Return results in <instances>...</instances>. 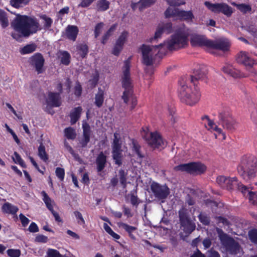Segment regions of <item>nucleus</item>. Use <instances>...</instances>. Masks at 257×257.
I'll return each mask as SVG.
<instances>
[{"label": "nucleus", "mask_w": 257, "mask_h": 257, "mask_svg": "<svg viewBox=\"0 0 257 257\" xmlns=\"http://www.w3.org/2000/svg\"><path fill=\"white\" fill-rule=\"evenodd\" d=\"M117 224L119 228L123 229L128 234H131V233H133L137 230V228L136 227L131 226L122 222H118Z\"/></svg>", "instance_id": "obj_40"}, {"label": "nucleus", "mask_w": 257, "mask_h": 257, "mask_svg": "<svg viewBox=\"0 0 257 257\" xmlns=\"http://www.w3.org/2000/svg\"><path fill=\"white\" fill-rule=\"evenodd\" d=\"M95 0H81V3L78 5V7L86 8L89 7Z\"/></svg>", "instance_id": "obj_58"}, {"label": "nucleus", "mask_w": 257, "mask_h": 257, "mask_svg": "<svg viewBox=\"0 0 257 257\" xmlns=\"http://www.w3.org/2000/svg\"><path fill=\"white\" fill-rule=\"evenodd\" d=\"M128 34L126 31L122 32L120 35L118 37V39L116 40V43L119 44L120 45L123 47L124 43L126 42Z\"/></svg>", "instance_id": "obj_42"}, {"label": "nucleus", "mask_w": 257, "mask_h": 257, "mask_svg": "<svg viewBox=\"0 0 257 257\" xmlns=\"http://www.w3.org/2000/svg\"><path fill=\"white\" fill-rule=\"evenodd\" d=\"M210 43L209 44V48L220 50L222 51H228L230 47V43L228 40L224 38L215 41L211 40Z\"/></svg>", "instance_id": "obj_17"}, {"label": "nucleus", "mask_w": 257, "mask_h": 257, "mask_svg": "<svg viewBox=\"0 0 257 257\" xmlns=\"http://www.w3.org/2000/svg\"><path fill=\"white\" fill-rule=\"evenodd\" d=\"M233 5L235 6L240 12L243 13L250 12L251 10V7L248 5L244 4H236L235 3L233 4Z\"/></svg>", "instance_id": "obj_43"}, {"label": "nucleus", "mask_w": 257, "mask_h": 257, "mask_svg": "<svg viewBox=\"0 0 257 257\" xmlns=\"http://www.w3.org/2000/svg\"><path fill=\"white\" fill-rule=\"evenodd\" d=\"M65 136L69 140H74L76 138V134L75 130L71 127H68L66 128L64 131Z\"/></svg>", "instance_id": "obj_41"}, {"label": "nucleus", "mask_w": 257, "mask_h": 257, "mask_svg": "<svg viewBox=\"0 0 257 257\" xmlns=\"http://www.w3.org/2000/svg\"><path fill=\"white\" fill-rule=\"evenodd\" d=\"M48 240V237L42 234L37 235L35 238V241L39 243H46Z\"/></svg>", "instance_id": "obj_55"}, {"label": "nucleus", "mask_w": 257, "mask_h": 257, "mask_svg": "<svg viewBox=\"0 0 257 257\" xmlns=\"http://www.w3.org/2000/svg\"><path fill=\"white\" fill-rule=\"evenodd\" d=\"M48 105L51 107H58L61 105V97L59 93L49 92L46 98Z\"/></svg>", "instance_id": "obj_19"}, {"label": "nucleus", "mask_w": 257, "mask_h": 257, "mask_svg": "<svg viewBox=\"0 0 257 257\" xmlns=\"http://www.w3.org/2000/svg\"><path fill=\"white\" fill-rule=\"evenodd\" d=\"M207 257H220V255L217 251L211 249L208 251Z\"/></svg>", "instance_id": "obj_64"}, {"label": "nucleus", "mask_w": 257, "mask_h": 257, "mask_svg": "<svg viewBox=\"0 0 257 257\" xmlns=\"http://www.w3.org/2000/svg\"><path fill=\"white\" fill-rule=\"evenodd\" d=\"M82 112V108L80 106L73 108L70 112V122L71 124H75L80 118Z\"/></svg>", "instance_id": "obj_27"}, {"label": "nucleus", "mask_w": 257, "mask_h": 257, "mask_svg": "<svg viewBox=\"0 0 257 257\" xmlns=\"http://www.w3.org/2000/svg\"><path fill=\"white\" fill-rule=\"evenodd\" d=\"M19 217L23 226L27 225L30 222V220L22 213L20 214Z\"/></svg>", "instance_id": "obj_61"}, {"label": "nucleus", "mask_w": 257, "mask_h": 257, "mask_svg": "<svg viewBox=\"0 0 257 257\" xmlns=\"http://www.w3.org/2000/svg\"><path fill=\"white\" fill-rule=\"evenodd\" d=\"M131 62L128 58L124 62L122 68V84L125 90L123 92L122 98L125 103H127L130 98H132L133 107H134L137 104L136 99L133 97L132 81L130 77Z\"/></svg>", "instance_id": "obj_4"}, {"label": "nucleus", "mask_w": 257, "mask_h": 257, "mask_svg": "<svg viewBox=\"0 0 257 257\" xmlns=\"http://www.w3.org/2000/svg\"><path fill=\"white\" fill-rule=\"evenodd\" d=\"M45 257H61V253L57 249L48 248Z\"/></svg>", "instance_id": "obj_46"}, {"label": "nucleus", "mask_w": 257, "mask_h": 257, "mask_svg": "<svg viewBox=\"0 0 257 257\" xmlns=\"http://www.w3.org/2000/svg\"><path fill=\"white\" fill-rule=\"evenodd\" d=\"M112 156L115 164L118 165L121 164V145L119 143V139L117 137L116 133L114 134V139L112 144Z\"/></svg>", "instance_id": "obj_13"}, {"label": "nucleus", "mask_w": 257, "mask_h": 257, "mask_svg": "<svg viewBox=\"0 0 257 257\" xmlns=\"http://www.w3.org/2000/svg\"><path fill=\"white\" fill-rule=\"evenodd\" d=\"M31 0H11L10 4L15 8L19 9L27 5Z\"/></svg>", "instance_id": "obj_33"}, {"label": "nucleus", "mask_w": 257, "mask_h": 257, "mask_svg": "<svg viewBox=\"0 0 257 257\" xmlns=\"http://www.w3.org/2000/svg\"><path fill=\"white\" fill-rule=\"evenodd\" d=\"M44 62L45 60L43 56L39 53L35 54L30 58L31 65L35 68L36 71L39 74L43 72Z\"/></svg>", "instance_id": "obj_15"}, {"label": "nucleus", "mask_w": 257, "mask_h": 257, "mask_svg": "<svg viewBox=\"0 0 257 257\" xmlns=\"http://www.w3.org/2000/svg\"><path fill=\"white\" fill-rule=\"evenodd\" d=\"M151 189L155 196L159 199L166 198L170 193L169 188L166 185H161L156 182L151 184Z\"/></svg>", "instance_id": "obj_11"}, {"label": "nucleus", "mask_w": 257, "mask_h": 257, "mask_svg": "<svg viewBox=\"0 0 257 257\" xmlns=\"http://www.w3.org/2000/svg\"><path fill=\"white\" fill-rule=\"evenodd\" d=\"M205 117L208 120V126H206V127H207L209 130H212L216 132V133L214 134L216 138H217V136L221 137L220 138H219V139L225 140L226 138V136L225 134L222 132V130L220 128H219L213 121L209 119L207 116H205Z\"/></svg>", "instance_id": "obj_22"}, {"label": "nucleus", "mask_w": 257, "mask_h": 257, "mask_svg": "<svg viewBox=\"0 0 257 257\" xmlns=\"http://www.w3.org/2000/svg\"><path fill=\"white\" fill-rule=\"evenodd\" d=\"M77 49L79 51L80 55L82 57H85L88 52V47L85 44H80L77 46Z\"/></svg>", "instance_id": "obj_45"}, {"label": "nucleus", "mask_w": 257, "mask_h": 257, "mask_svg": "<svg viewBox=\"0 0 257 257\" xmlns=\"http://www.w3.org/2000/svg\"><path fill=\"white\" fill-rule=\"evenodd\" d=\"M0 24L3 28L7 27L9 25L8 18L5 12L0 17Z\"/></svg>", "instance_id": "obj_47"}, {"label": "nucleus", "mask_w": 257, "mask_h": 257, "mask_svg": "<svg viewBox=\"0 0 257 257\" xmlns=\"http://www.w3.org/2000/svg\"><path fill=\"white\" fill-rule=\"evenodd\" d=\"M78 33V29L76 26L69 25L66 29V35L68 39L75 41Z\"/></svg>", "instance_id": "obj_25"}, {"label": "nucleus", "mask_w": 257, "mask_h": 257, "mask_svg": "<svg viewBox=\"0 0 257 257\" xmlns=\"http://www.w3.org/2000/svg\"><path fill=\"white\" fill-rule=\"evenodd\" d=\"M156 0H140L138 3H133L131 5L132 8L135 10L138 8L140 11H142L145 8L148 7L154 4Z\"/></svg>", "instance_id": "obj_24"}, {"label": "nucleus", "mask_w": 257, "mask_h": 257, "mask_svg": "<svg viewBox=\"0 0 257 257\" xmlns=\"http://www.w3.org/2000/svg\"><path fill=\"white\" fill-rule=\"evenodd\" d=\"M144 134H143L144 138L148 144L152 148H164L166 146V143L163 140L160 135L157 132H146L144 130Z\"/></svg>", "instance_id": "obj_9"}, {"label": "nucleus", "mask_w": 257, "mask_h": 257, "mask_svg": "<svg viewBox=\"0 0 257 257\" xmlns=\"http://www.w3.org/2000/svg\"><path fill=\"white\" fill-rule=\"evenodd\" d=\"M11 27L14 32L11 36L19 41L22 37H28L41 30L38 20L34 17L16 14L12 21Z\"/></svg>", "instance_id": "obj_2"}, {"label": "nucleus", "mask_w": 257, "mask_h": 257, "mask_svg": "<svg viewBox=\"0 0 257 257\" xmlns=\"http://www.w3.org/2000/svg\"><path fill=\"white\" fill-rule=\"evenodd\" d=\"M240 191L245 197H248L249 202L253 204H257V192H253L245 186L241 185Z\"/></svg>", "instance_id": "obj_21"}, {"label": "nucleus", "mask_w": 257, "mask_h": 257, "mask_svg": "<svg viewBox=\"0 0 257 257\" xmlns=\"http://www.w3.org/2000/svg\"><path fill=\"white\" fill-rule=\"evenodd\" d=\"M179 96L182 101L188 105H193L199 101L200 94L196 88L192 91L184 80H182L180 81Z\"/></svg>", "instance_id": "obj_5"}, {"label": "nucleus", "mask_w": 257, "mask_h": 257, "mask_svg": "<svg viewBox=\"0 0 257 257\" xmlns=\"http://www.w3.org/2000/svg\"><path fill=\"white\" fill-rule=\"evenodd\" d=\"M180 11L181 10L178 8H168L165 11V15L166 18L173 17L179 18Z\"/></svg>", "instance_id": "obj_31"}, {"label": "nucleus", "mask_w": 257, "mask_h": 257, "mask_svg": "<svg viewBox=\"0 0 257 257\" xmlns=\"http://www.w3.org/2000/svg\"><path fill=\"white\" fill-rule=\"evenodd\" d=\"M257 171V159L253 155H246L242 158L238 172L246 181H254Z\"/></svg>", "instance_id": "obj_3"}, {"label": "nucleus", "mask_w": 257, "mask_h": 257, "mask_svg": "<svg viewBox=\"0 0 257 257\" xmlns=\"http://www.w3.org/2000/svg\"><path fill=\"white\" fill-rule=\"evenodd\" d=\"M36 46L35 44H29L22 48L20 52L21 54L25 55L31 53L36 50Z\"/></svg>", "instance_id": "obj_39"}, {"label": "nucleus", "mask_w": 257, "mask_h": 257, "mask_svg": "<svg viewBox=\"0 0 257 257\" xmlns=\"http://www.w3.org/2000/svg\"><path fill=\"white\" fill-rule=\"evenodd\" d=\"M109 4L107 0H99L96 4V8L99 11H105L108 9Z\"/></svg>", "instance_id": "obj_37"}, {"label": "nucleus", "mask_w": 257, "mask_h": 257, "mask_svg": "<svg viewBox=\"0 0 257 257\" xmlns=\"http://www.w3.org/2000/svg\"><path fill=\"white\" fill-rule=\"evenodd\" d=\"M204 5L209 10L214 13H222L227 16H230L232 13L231 8L224 3L211 4L209 2H205Z\"/></svg>", "instance_id": "obj_10"}, {"label": "nucleus", "mask_w": 257, "mask_h": 257, "mask_svg": "<svg viewBox=\"0 0 257 257\" xmlns=\"http://www.w3.org/2000/svg\"><path fill=\"white\" fill-rule=\"evenodd\" d=\"M120 182L124 187L126 186L127 172L121 169L118 172Z\"/></svg>", "instance_id": "obj_48"}, {"label": "nucleus", "mask_w": 257, "mask_h": 257, "mask_svg": "<svg viewBox=\"0 0 257 257\" xmlns=\"http://www.w3.org/2000/svg\"><path fill=\"white\" fill-rule=\"evenodd\" d=\"M74 214L77 220V222L81 225L85 224V221L83 218L81 213L78 211H75Z\"/></svg>", "instance_id": "obj_52"}, {"label": "nucleus", "mask_w": 257, "mask_h": 257, "mask_svg": "<svg viewBox=\"0 0 257 257\" xmlns=\"http://www.w3.org/2000/svg\"><path fill=\"white\" fill-rule=\"evenodd\" d=\"M122 49L123 46L115 43L112 50V54L115 56H118Z\"/></svg>", "instance_id": "obj_53"}, {"label": "nucleus", "mask_w": 257, "mask_h": 257, "mask_svg": "<svg viewBox=\"0 0 257 257\" xmlns=\"http://www.w3.org/2000/svg\"><path fill=\"white\" fill-rule=\"evenodd\" d=\"M200 221L204 225H208L209 223V219L205 214L200 213L198 216Z\"/></svg>", "instance_id": "obj_56"}, {"label": "nucleus", "mask_w": 257, "mask_h": 257, "mask_svg": "<svg viewBox=\"0 0 257 257\" xmlns=\"http://www.w3.org/2000/svg\"><path fill=\"white\" fill-rule=\"evenodd\" d=\"M189 34L188 30L183 26L172 35L170 39L159 45H143L141 48L143 63L147 66L153 64L155 57L158 54H165L167 50H173L184 47L187 43Z\"/></svg>", "instance_id": "obj_1"}, {"label": "nucleus", "mask_w": 257, "mask_h": 257, "mask_svg": "<svg viewBox=\"0 0 257 257\" xmlns=\"http://www.w3.org/2000/svg\"><path fill=\"white\" fill-rule=\"evenodd\" d=\"M207 70L204 66H201L196 69L193 72V75L191 77V81L195 84V80H198L205 77Z\"/></svg>", "instance_id": "obj_20"}, {"label": "nucleus", "mask_w": 257, "mask_h": 257, "mask_svg": "<svg viewBox=\"0 0 257 257\" xmlns=\"http://www.w3.org/2000/svg\"><path fill=\"white\" fill-rule=\"evenodd\" d=\"M167 2L171 6H179L185 3L184 2H179L178 0H167Z\"/></svg>", "instance_id": "obj_60"}, {"label": "nucleus", "mask_w": 257, "mask_h": 257, "mask_svg": "<svg viewBox=\"0 0 257 257\" xmlns=\"http://www.w3.org/2000/svg\"><path fill=\"white\" fill-rule=\"evenodd\" d=\"M13 159L16 163L19 164L22 167H26V166L24 161L22 160L20 156L16 152L14 154V156H13Z\"/></svg>", "instance_id": "obj_49"}, {"label": "nucleus", "mask_w": 257, "mask_h": 257, "mask_svg": "<svg viewBox=\"0 0 257 257\" xmlns=\"http://www.w3.org/2000/svg\"><path fill=\"white\" fill-rule=\"evenodd\" d=\"M59 58L61 63L65 65H68L70 63V55L66 51H60L59 52Z\"/></svg>", "instance_id": "obj_32"}, {"label": "nucleus", "mask_w": 257, "mask_h": 257, "mask_svg": "<svg viewBox=\"0 0 257 257\" xmlns=\"http://www.w3.org/2000/svg\"><path fill=\"white\" fill-rule=\"evenodd\" d=\"M217 183L222 188L231 189L235 185H237L240 190L242 184H239L236 177L229 178L223 176H218L216 178Z\"/></svg>", "instance_id": "obj_12"}, {"label": "nucleus", "mask_w": 257, "mask_h": 257, "mask_svg": "<svg viewBox=\"0 0 257 257\" xmlns=\"http://www.w3.org/2000/svg\"><path fill=\"white\" fill-rule=\"evenodd\" d=\"M206 167L199 162H192L183 164L175 166L174 170L177 171L185 172L191 174H199L204 173Z\"/></svg>", "instance_id": "obj_7"}, {"label": "nucleus", "mask_w": 257, "mask_h": 257, "mask_svg": "<svg viewBox=\"0 0 257 257\" xmlns=\"http://www.w3.org/2000/svg\"><path fill=\"white\" fill-rule=\"evenodd\" d=\"M235 120L231 117L225 121H223L221 124L224 128L228 130H232L235 128Z\"/></svg>", "instance_id": "obj_34"}, {"label": "nucleus", "mask_w": 257, "mask_h": 257, "mask_svg": "<svg viewBox=\"0 0 257 257\" xmlns=\"http://www.w3.org/2000/svg\"><path fill=\"white\" fill-rule=\"evenodd\" d=\"M172 26L170 23L160 24L156 29L154 36L149 38L148 40V42L153 43L155 41H157L158 39L161 37L163 33H170L172 32Z\"/></svg>", "instance_id": "obj_14"}, {"label": "nucleus", "mask_w": 257, "mask_h": 257, "mask_svg": "<svg viewBox=\"0 0 257 257\" xmlns=\"http://www.w3.org/2000/svg\"><path fill=\"white\" fill-rule=\"evenodd\" d=\"M38 156L45 162L48 160V155L46 152L45 146L42 144H41L38 148Z\"/></svg>", "instance_id": "obj_38"}, {"label": "nucleus", "mask_w": 257, "mask_h": 257, "mask_svg": "<svg viewBox=\"0 0 257 257\" xmlns=\"http://www.w3.org/2000/svg\"><path fill=\"white\" fill-rule=\"evenodd\" d=\"M2 211L6 213L15 214L18 211V208L9 203H5L2 207Z\"/></svg>", "instance_id": "obj_29"}, {"label": "nucleus", "mask_w": 257, "mask_h": 257, "mask_svg": "<svg viewBox=\"0 0 257 257\" xmlns=\"http://www.w3.org/2000/svg\"><path fill=\"white\" fill-rule=\"evenodd\" d=\"M222 70L224 73L233 78L239 77L241 76L240 71L235 69L232 65L228 63H226L222 67Z\"/></svg>", "instance_id": "obj_23"}, {"label": "nucleus", "mask_w": 257, "mask_h": 257, "mask_svg": "<svg viewBox=\"0 0 257 257\" xmlns=\"http://www.w3.org/2000/svg\"><path fill=\"white\" fill-rule=\"evenodd\" d=\"M231 115L229 112L225 110H222L218 113V117L219 119V122L221 124L223 121H225L228 118L231 117Z\"/></svg>", "instance_id": "obj_44"}, {"label": "nucleus", "mask_w": 257, "mask_h": 257, "mask_svg": "<svg viewBox=\"0 0 257 257\" xmlns=\"http://www.w3.org/2000/svg\"><path fill=\"white\" fill-rule=\"evenodd\" d=\"M41 194L43 197L42 200L45 203L47 208L50 211H52L53 209V204H54V201L52 200V199L49 197L45 191H42Z\"/></svg>", "instance_id": "obj_30"}, {"label": "nucleus", "mask_w": 257, "mask_h": 257, "mask_svg": "<svg viewBox=\"0 0 257 257\" xmlns=\"http://www.w3.org/2000/svg\"><path fill=\"white\" fill-rule=\"evenodd\" d=\"M219 237L221 245L226 251L234 254L241 252L238 243L225 233H220Z\"/></svg>", "instance_id": "obj_6"}, {"label": "nucleus", "mask_w": 257, "mask_h": 257, "mask_svg": "<svg viewBox=\"0 0 257 257\" xmlns=\"http://www.w3.org/2000/svg\"><path fill=\"white\" fill-rule=\"evenodd\" d=\"M106 162V156L102 152H101L97 156L96 160L97 169L98 172L101 171L105 167Z\"/></svg>", "instance_id": "obj_28"}, {"label": "nucleus", "mask_w": 257, "mask_h": 257, "mask_svg": "<svg viewBox=\"0 0 257 257\" xmlns=\"http://www.w3.org/2000/svg\"><path fill=\"white\" fill-rule=\"evenodd\" d=\"M236 60L237 63L249 67H252L255 64V61L247 53L244 51L240 52L236 55Z\"/></svg>", "instance_id": "obj_16"}, {"label": "nucleus", "mask_w": 257, "mask_h": 257, "mask_svg": "<svg viewBox=\"0 0 257 257\" xmlns=\"http://www.w3.org/2000/svg\"><path fill=\"white\" fill-rule=\"evenodd\" d=\"M191 44L193 46H206L209 47L211 40L207 39L205 36L193 35L191 38Z\"/></svg>", "instance_id": "obj_18"}, {"label": "nucleus", "mask_w": 257, "mask_h": 257, "mask_svg": "<svg viewBox=\"0 0 257 257\" xmlns=\"http://www.w3.org/2000/svg\"><path fill=\"white\" fill-rule=\"evenodd\" d=\"M42 18L45 21L44 26L47 28H50L53 22L51 18L47 17L46 16H42Z\"/></svg>", "instance_id": "obj_59"}, {"label": "nucleus", "mask_w": 257, "mask_h": 257, "mask_svg": "<svg viewBox=\"0 0 257 257\" xmlns=\"http://www.w3.org/2000/svg\"><path fill=\"white\" fill-rule=\"evenodd\" d=\"M103 26L104 24L103 23H100L97 24V25L95 26L94 30L95 38H97L100 35Z\"/></svg>", "instance_id": "obj_57"}, {"label": "nucleus", "mask_w": 257, "mask_h": 257, "mask_svg": "<svg viewBox=\"0 0 257 257\" xmlns=\"http://www.w3.org/2000/svg\"><path fill=\"white\" fill-rule=\"evenodd\" d=\"M131 203L134 206H137L139 203V199L137 196H136L134 194H132L131 196Z\"/></svg>", "instance_id": "obj_62"}, {"label": "nucleus", "mask_w": 257, "mask_h": 257, "mask_svg": "<svg viewBox=\"0 0 257 257\" xmlns=\"http://www.w3.org/2000/svg\"><path fill=\"white\" fill-rule=\"evenodd\" d=\"M56 175L60 181H63L65 176V171L63 168L58 167L55 171Z\"/></svg>", "instance_id": "obj_50"}, {"label": "nucleus", "mask_w": 257, "mask_h": 257, "mask_svg": "<svg viewBox=\"0 0 257 257\" xmlns=\"http://www.w3.org/2000/svg\"><path fill=\"white\" fill-rule=\"evenodd\" d=\"M248 236L252 242L257 243V230L254 229L249 231Z\"/></svg>", "instance_id": "obj_54"}, {"label": "nucleus", "mask_w": 257, "mask_h": 257, "mask_svg": "<svg viewBox=\"0 0 257 257\" xmlns=\"http://www.w3.org/2000/svg\"><path fill=\"white\" fill-rule=\"evenodd\" d=\"M104 100V91L99 89L98 93L95 95V104L100 107L102 106Z\"/></svg>", "instance_id": "obj_36"}, {"label": "nucleus", "mask_w": 257, "mask_h": 257, "mask_svg": "<svg viewBox=\"0 0 257 257\" xmlns=\"http://www.w3.org/2000/svg\"><path fill=\"white\" fill-rule=\"evenodd\" d=\"M194 17L191 11L181 10L179 18L187 21H192Z\"/></svg>", "instance_id": "obj_35"}, {"label": "nucleus", "mask_w": 257, "mask_h": 257, "mask_svg": "<svg viewBox=\"0 0 257 257\" xmlns=\"http://www.w3.org/2000/svg\"><path fill=\"white\" fill-rule=\"evenodd\" d=\"M179 215L181 228L183 231V232L181 233V236L186 237L195 229V224L190 220L184 209L180 210Z\"/></svg>", "instance_id": "obj_8"}, {"label": "nucleus", "mask_w": 257, "mask_h": 257, "mask_svg": "<svg viewBox=\"0 0 257 257\" xmlns=\"http://www.w3.org/2000/svg\"><path fill=\"white\" fill-rule=\"evenodd\" d=\"M29 230L31 232H36L38 231L39 229L37 225L35 223L32 222L29 226Z\"/></svg>", "instance_id": "obj_63"}, {"label": "nucleus", "mask_w": 257, "mask_h": 257, "mask_svg": "<svg viewBox=\"0 0 257 257\" xmlns=\"http://www.w3.org/2000/svg\"><path fill=\"white\" fill-rule=\"evenodd\" d=\"M83 132V138L84 139L81 141V144L83 147H85L90 140V126L86 123H84L82 125Z\"/></svg>", "instance_id": "obj_26"}, {"label": "nucleus", "mask_w": 257, "mask_h": 257, "mask_svg": "<svg viewBox=\"0 0 257 257\" xmlns=\"http://www.w3.org/2000/svg\"><path fill=\"white\" fill-rule=\"evenodd\" d=\"M7 252L10 257H19L21 255V251L19 249H9Z\"/></svg>", "instance_id": "obj_51"}]
</instances>
